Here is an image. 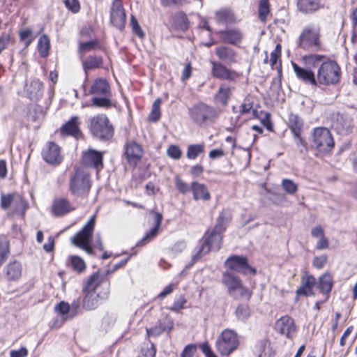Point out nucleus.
I'll use <instances>...</instances> for the list:
<instances>
[{
  "mask_svg": "<svg viewBox=\"0 0 357 357\" xmlns=\"http://www.w3.org/2000/svg\"><path fill=\"white\" fill-rule=\"evenodd\" d=\"M335 127L340 132L348 131L349 128V123L345 121L342 116H339L335 123Z\"/></svg>",
  "mask_w": 357,
  "mask_h": 357,
  "instance_id": "60",
  "label": "nucleus"
},
{
  "mask_svg": "<svg viewBox=\"0 0 357 357\" xmlns=\"http://www.w3.org/2000/svg\"><path fill=\"white\" fill-rule=\"evenodd\" d=\"M112 96H97L91 99V106L108 109L112 106Z\"/></svg>",
  "mask_w": 357,
  "mask_h": 357,
  "instance_id": "36",
  "label": "nucleus"
},
{
  "mask_svg": "<svg viewBox=\"0 0 357 357\" xmlns=\"http://www.w3.org/2000/svg\"><path fill=\"white\" fill-rule=\"evenodd\" d=\"M281 185L284 190L289 194L294 195L298 190V185L292 180L289 178H284L282 181Z\"/></svg>",
  "mask_w": 357,
  "mask_h": 357,
  "instance_id": "46",
  "label": "nucleus"
},
{
  "mask_svg": "<svg viewBox=\"0 0 357 357\" xmlns=\"http://www.w3.org/2000/svg\"><path fill=\"white\" fill-rule=\"evenodd\" d=\"M89 93L93 96H112L108 82L102 78H98L93 82L89 90Z\"/></svg>",
  "mask_w": 357,
  "mask_h": 357,
  "instance_id": "25",
  "label": "nucleus"
},
{
  "mask_svg": "<svg viewBox=\"0 0 357 357\" xmlns=\"http://www.w3.org/2000/svg\"><path fill=\"white\" fill-rule=\"evenodd\" d=\"M333 285V278L331 274L324 273L319 277L317 287L324 294H329Z\"/></svg>",
  "mask_w": 357,
  "mask_h": 357,
  "instance_id": "30",
  "label": "nucleus"
},
{
  "mask_svg": "<svg viewBox=\"0 0 357 357\" xmlns=\"http://www.w3.org/2000/svg\"><path fill=\"white\" fill-rule=\"evenodd\" d=\"M4 273L7 280L16 281L22 276V267L17 260L10 261L5 267Z\"/></svg>",
  "mask_w": 357,
  "mask_h": 357,
  "instance_id": "23",
  "label": "nucleus"
},
{
  "mask_svg": "<svg viewBox=\"0 0 357 357\" xmlns=\"http://www.w3.org/2000/svg\"><path fill=\"white\" fill-rule=\"evenodd\" d=\"M222 282L227 288L228 294L234 298H250L249 290L243 286L240 278L230 271H227L223 273Z\"/></svg>",
  "mask_w": 357,
  "mask_h": 357,
  "instance_id": "8",
  "label": "nucleus"
},
{
  "mask_svg": "<svg viewBox=\"0 0 357 357\" xmlns=\"http://www.w3.org/2000/svg\"><path fill=\"white\" fill-rule=\"evenodd\" d=\"M187 303L186 299L183 296H180L177 299L175 300L173 305L168 307L169 310L174 312H179L181 310L185 307V305Z\"/></svg>",
  "mask_w": 357,
  "mask_h": 357,
  "instance_id": "54",
  "label": "nucleus"
},
{
  "mask_svg": "<svg viewBox=\"0 0 357 357\" xmlns=\"http://www.w3.org/2000/svg\"><path fill=\"white\" fill-rule=\"evenodd\" d=\"M95 223L96 215H93L82 229L72 238L73 243L83 249L89 255L93 254V249L89 245V242L94 230Z\"/></svg>",
  "mask_w": 357,
  "mask_h": 357,
  "instance_id": "10",
  "label": "nucleus"
},
{
  "mask_svg": "<svg viewBox=\"0 0 357 357\" xmlns=\"http://www.w3.org/2000/svg\"><path fill=\"white\" fill-rule=\"evenodd\" d=\"M275 330L287 338L292 339L296 332L294 320L288 315L283 316L275 322Z\"/></svg>",
  "mask_w": 357,
  "mask_h": 357,
  "instance_id": "14",
  "label": "nucleus"
},
{
  "mask_svg": "<svg viewBox=\"0 0 357 357\" xmlns=\"http://www.w3.org/2000/svg\"><path fill=\"white\" fill-rule=\"evenodd\" d=\"M327 261L326 255L317 256L314 258L312 264L317 268H322Z\"/></svg>",
  "mask_w": 357,
  "mask_h": 357,
  "instance_id": "62",
  "label": "nucleus"
},
{
  "mask_svg": "<svg viewBox=\"0 0 357 357\" xmlns=\"http://www.w3.org/2000/svg\"><path fill=\"white\" fill-rule=\"evenodd\" d=\"M215 54L222 61L227 65H232L237 62V52L228 46H218L215 50Z\"/></svg>",
  "mask_w": 357,
  "mask_h": 357,
  "instance_id": "22",
  "label": "nucleus"
},
{
  "mask_svg": "<svg viewBox=\"0 0 357 357\" xmlns=\"http://www.w3.org/2000/svg\"><path fill=\"white\" fill-rule=\"evenodd\" d=\"M291 66L296 77L305 84L317 86V77L310 69L299 66L297 63L291 62Z\"/></svg>",
  "mask_w": 357,
  "mask_h": 357,
  "instance_id": "20",
  "label": "nucleus"
},
{
  "mask_svg": "<svg viewBox=\"0 0 357 357\" xmlns=\"http://www.w3.org/2000/svg\"><path fill=\"white\" fill-rule=\"evenodd\" d=\"M288 126L294 135L301 133L303 128V121L302 119L296 114H291L288 120Z\"/></svg>",
  "mask_w": 357,
  "mask_h": 357,
  "instance_id": "32",
  "label": "nucleus"
},
{
  "mask_svg": "<svg viewBox=\"0 0 357 357\" xmlns=\"http://www.w3.org/2000/svg\"><path fill=\"white\" fill-rule=\"evenodd\" d=\"M155 349L153 344H147L141 348L138 357H154Z\"/></svg>",
  "mask_w": 357,
  "mask_h": 357,
  "instance_id": "51",
  "label": "nucleus"
},
{
  "mask_svg": "<svg viewBox=\"0 0 357 357\" xmlns=\"http://www.w3.org/2000/svg\"><path fill=\"white\" fill-rule=\"evenodd\" d=\"M298 6L302 12L311 13L320 8V3L319 0H299Z\"/></svg>",
  "mask_w": 357,
  "mask_h": 357,
  "instance_id": "35",
  "label": "nucleus"
},
{
  "mask_svg": "<svg viewBox=\"0 0 357 357\" xmlns=\"http://www.w3.org/2000/svg\"><path fill=\"white\" fill-rule=\"evenodd\" d=\"M75 210V207L65 197L55 198L51 206V213L54 217H63Z\"/></svg>",
  "mask_w": 357,
  "mask_h": 357,
  "instance_id": "15",
  "label": "nucleus"
},
{
  "mask_svg": "<svg viewBox=\"0 0 357 357\" xmlns=\"http://www.w3.org/2000/svg\"><path fill=\"white\" fill-rule=\"evenodd\" d=\"M89 122V128L93 136L100 140H109L112 138L114 129L105 114H97L91 117Z\"/></svg>",
  "mask_w": 357,
  "mask_h": 357,
  "instance_id": "4",
  "label": "nucleus"
},
{
  "mask_svg": "<svg viewBox=\"0 0 357 357\" xmlns=\"http://www.w3.org/2000/svg\"><path fill=\"white\" fill-rule=\"evenodd\" d=\"M66 6L73 13H76L79 11L80 6L78 0H66Z\"/></svg>",
  "mask_w": 357,
  "mask_h": 357,
  "instance_id": "61",
  "label": "nucleus"
},
{
  "mask_svg": "<svg viewBox=\"0 0 357 357\" xmlns=\"http://www.w3.org/2000/svg\"><path fill=\"white\" fill-rule=\"evenodd\" d=\"M173 326L172 319L166 317L164 321H160L155 326L146 328V333L149 336L158 337L165 331L169 333L172 330Z\"/></svg>",
  "mask_w": 357,
  "mask_h": 357,
  "instance_id": "27",
  "label": "nucleus"
},
{
  "mask_svg": "<svg viewBox=\"0 0 357 357\" xmlns=\"http://www.w3.org/2000/svg\"><path fill=\"white\" fill-rule=\"evenodd\" d=\"M217 22L225 24H231L236 22L234 12L230 9H222L215 13Z\"/></svg>",
  "mask_w": 357,
  "mask_h": 357,
  "instance_id": "33",
  "label": "nucleus"
},
{
  "mask_svg": "<svg viewBox=\"0 0 357 357\" xmlns=\"http://www.w3.org/2000/svg\"><path fill=\"white\" fill-rule=\"evenodd\" d=\"M174 18V22L178 29L183 31L188 29V18L185 13L182 12L177 13Z\"/></svg>",
  "mask_w": 357,
  "mask_h": 357,
  "instance_id": "45",
  "label": "nucleus"
},
{
  "mask_svg": "<svg viewBox=\"0 0 357 357\" xmlns=\"http://www.w3.org/2000/svg\"><path fill=\"white\" fill-rule=\"evenodd\" d=\"M43 84L39 79L32 80L26 85V91L31 100L38 99L43 94Z\"/></svg>",
  "mask_w": 357,
  "mask_h": 357,
  "instance_id": "29",
  "label": "nucleus"
},
{
  "mask_svg": "<svg viewBox=\"0 0 357 357\" xmlns=\"http://www.w3.org/2000/svg\"><path fill=\"white\" fill-rule=\"evenodd\" d=\"M281 50V45L277 44L275 50L271 52L270 58V64L271 66H274L276 64L278 59L280 57Z\"/></svg>",
  "mask_w": 357,
  "mask_h": 357,
  "instance_id": "59",
  "label": "nucleus"
},
{
  "mask_svg": "<svg viewBox=\"0 0 357 357\" xmlns=\"http://www.w3.org/2000/svg\"><path fill=\"white\" fill-rule=\"evenodd\" d=\"M161 104V100L160 98H157L152 107L151 112L149 115V120L153 122L158 121L160 118V107Z\"/></svg>",
  "mask_w": 357,
  "mask_h": 357,
  "instance_id": "47",
  "label": "nucleus"
},
{
  "mask_svg": "<svg viewBox=\"0 0 357 357\" xmlns=\"http://www.w3.org/2000/svg\"><path fill=\"white\" fill-rule=\"evenodd\" d=\"M230 95L231 88L226 85H222L215 95V101L217 104L225 106L230 98Z\"/></svg>",
  "mask_w": 357,
  "mask_h": 357,
  "instance_id": "34",
  "label": "nucleus"
},
{
  "mask_svg": "<svg viewBox=\"0 0 357 357\" xmlns=\"http://www.w3.org/2000/svg\"><path fill=\"white\" fill-rule=\"evenodd\" d=\"M98 42L96 40L80 43L79 50L84 52H89L95 49L98 46Z\"/></svg>",
  "mask_w": 357,
  "mask_h": 357,
  "instance_id": "58",
  "label": "nucleus"
},
{
  "mask_svg": "<svg viewBox=\"0 0 357 357\" xmlns=\"http://www.w3.org/2000/svg\"><path fill=\"white\" fill-rule=\"evenodd\" d=\"M73 270L78 273H82L86 269V264L84 260L78 256H70L67 262Z\"/></svg>",
  "mask_w": 357,
  "mask_h": 357,
  "instance_id": "38",
  "label": "nucleus"
},
{
  "mask_svg": "<svg viewBox=\"0 0 357 357\" xmlns=\"http://www.w3.org/2000/svg\"><path fill=\"white\" fill-rule=\"evenodd\" d=\"M151 214L153 215L155 226L153 227L149 232H148L145 236L141 240V244L143 245L144 242H145L147 240H150L155 237L158 233V231L161 225L162 220V215L161 213L158 212H154L151 211Z\"/></svg>",
  "mask_w": 357,
  "mask_h": 357,
  "instance_id": "31",
  "label": "nucleus"
},
{
  "mask_svg": "<svg viewBox=\"0 0 357 357\" xmlns=\"http://www.w3.org/2000/svg\"><path fill=\"white\" fill-rule=\"evenodd\" d=\"M20 38L22 40L24 41L26 45H30L33 40V31L31 29H24L20 31Z\"/></svg>",
  "mask_w": 357,
  "mask_h": 357,
  "instance_id": "52",
  "label": "nucleus"
},
{
  "mask_svg": "<svg viewBox=\"0 0 357 357\" xmlns=\"http://www.w3.org/2000/svg\"><path fill=\"white\" fill-rule=\"evenodd\" d=\"M167 155L174 160H179L182 155V151L178 146L172 144L167 148Z\"/></svg>",
  "mask_w": 357,
  "mask_h": 357,
  "instance_id": "50",
  "label": "nucleus"
},
{
  "mask_svg": "<svg viewBox=\"0 0 357 357\" xmlns=\"http://www.w3.org/2000/svg\"><path fill=\"white\" fill-rule=\"evenodd\" d=\"M10 255L9 241L5 236L0 237V267L5 263Z\"/></svg>",
  "mask_w": 357,
  "mask_h": 357,
  "instance_id": "37",
  "label": "nucleus"
},
{
  "mask_svg": "<svg viewBox=\"0 0 357 357\" xmlns=\"http://www.w3.org/2000/svg\"><path fill=\"white\" fill-rule=\"evenodd\" d=\"M302 60L306 65L312 67L319 65L317 73V85L330 86L340 82L341 70L335 61L320 54L305 55Z\"/></svg>",
  "mask_w": 357,
  "mask_h": 357,
  "instance_id": "1",
  "label": "nucleus"
},
{
  "mask_svg": "<svg viewBox=\"0 0 357 357\" xmlns=\"http://www.w3.org/2000/svg\"><path fill=\"white\" fill-rule=\"evenodd\" d=\"M14 194L2 195L1 197V206L3 209L6 210L12 207Z\"/></svg>",
  "mask_w": 357,
  "mask_h": 357,
  "instance_id": "55",
  "label": "nucleus"
},
{
  "mask_svg": "<svg viewBox=\"0 0 357 357\" xmlns=\"http://www.w3.org/2000/svg\"><path fill=\"white\" fill-rule=\"evenodd\" d=\"M42 155L49 164H59L62 161L60 147L54 142L47 143L42 151Z\"/></svg>",
  "mask_w": 357,
  "mask_h": 357,
  "instance_id": "17",
  "label": "nucleus"
},
{
  "mask_svg": "<svg viewBox=\"0 0 357 357\" xmlns=\"http://www.w3.org/2000/svg\"><path fill=\"white\" fill-rule=\"evenodd\" d=\"M26 202L20 195L14 194L12 208L15 213L23 214L26 209Z\"/></svg>",
  "mask_w": 357,
  "mask_h": 357,
  "instance_id": "39",
  "label": "nucleus"
},
{
  "mask_svg": "<svg viewBox=\"0 0 357 357\" xmlns=\"http://www.w3.org/2000/svg\"><path fill=\"white\" fill-rule=\"evenodd\" d=\"M189 114L195 123L202 125L212 121L215 117L216 112L211 107L204 103H199L190 109Z\"/></svg>",
  "mask_w": 357,
  "mask_h": 357,
  "instance_id": "11",
  "label": "nucleus"
},
{
  "mask_svg": "<svg viewBox=\"0 0 357 357\" xmlns=\"http://www.w3.org/2000/svg\"><path fill=\"white\" fill-rule=\"evenodd\" d=\"M130 26L132 27V31L139 38H143L144 33L141 29L137 19L135 16L132 15L130 18Z\"/></svg>",
  "mask_w": 357,
  "mask_h": 357,
  "instance_id": "56",
  "label": "nucleus"
},
{
  "mask_svg": "<svg viewBox=\"0 0 357 357\" xmlns=\"http://www.w3.org/2000/svg\"><path fill=\"white\" fill-rule=\"evenodd\" d=\"M335 146L331 131L325 127L313 129L311 134V147L322 153H331Z\"/></svg>",
  "mask_w": 357,
  "mask_h": 357,
  "instance_id": "5",
  "label": "nucleus"
},
{
  "mask_svg": "<svg viewBox=\"0 0 357 357\" xmlns=\"http://www.w3.org/2000/svg\"><path fill=\"white\" fill-rule=\"evenodd\" d=\"M250 308L247 305H239L236 310V315L239 320H246L250 317Z\"/></svg>",
  "mask_w": 357,
  "mask_h": 357,
  "instance_id": "48",
  "label": "nucleus"
},
{
  "mask_svg": "<svg viewBox=\"0 0 357 357\" xmlns=\"http://www.w3.org/2000/svg\"><path fill=\"white\" fill-rule=\"evenodd\" d=\"M79 125V117L74 116L61 127V132L62 135H70L77 138L81 135Z\"/></svg>",
  "mask_w": 357,
  "mask_h": 357,
  "instance_id": "24",
  "label": "nucleus"
},
{
  "mask_svg": "<svg viewBox=\"0 0 357 357\" xmlns=\"http://www.w3.org/2000/svg\"><path fill=\"white\" fill-rule=\"evenodd\" d=\"M295 139L296 144L301 153H306L307 152V143L305 139L301 137V134L294 135Z\"/></svg>",
  "mask_w": 357,
  "mask_h": 357,
  "instance_id": "57",
  "label": "nucleus"
},
{
  "mask_svg": "<svg viewBox=\"0 0 357 357\" xmlns=\"http://www.w3.org/2000/svg\"><path fill=\"white\" fill-rule=\"evenodd\" d=\"M239 344L237 333L230 329H225L216 340L215 347L222 356H228L235 351Z\"/></svg>",
  "mask_w": 357,
  "mask_h": 357,
  "instance_id": "9",
  "label": "nucleus"
},
{
  "mask_svg": "<svg viewBox=\"0 0 357 357\" xmlns=\"http://www.w3.org/2000/svg\"><path fill=\"white\" fill-rule=\"evenodd\" d=\"M211 63L212 65L211 73L215 78L225 80H234L238 76L236 71L229 69L220 62L211 61Z\"/></svg>",
  "mask_w": 357,
  "mask_h": 357,
  "instance_id": "18",
  "label": "nucleus"
},
{
  "mask_svg": "<svg viewBox=\"0 0 357 357\" xmlns=\"http://www.w3.org/2000/svg\"><path fill=\"white\" fill-rule=\"evenodd\" d=\"M102 64V59L100 56H90L84 62L83 67L84 70L99 68Z\"/></svg>",
  "mask_w": 357,
  "mask_h": 357,
  "instance_id": "43",
  "label": "nucleus"
},
{
  "mask_svg": "<svg viewBox=\"0 0 357 357\" xmlns=\"http://www.w3.org/2000/svg\"><path fill=\"white\" fill-rule=\"evenodd\" d=\"M231 220V213L228 210H223L220 213L218 219V222L215 226L216 229H220L225 231L227 223Z\"/></svg>",
  "mask_w": 357,
  "mask_h": 357,
  "instance_id": "42",
  "label": "nucleus"
},
{
  "mask_svg": "<svg viewBox=\"0 0 357 357\" xmlns=\"http://www.w3.org/2000/svg\"><path fill=\"white\" fill-rule=\"evenodd\" d=\"M38 47L42 57H45L48 55L50 47V40L47 35L44 34L39 38Z\"/></svg>",
  "mask_w": 357,
  "mask_h": 357,
  "instance_id": "41",
  "label": "nucleus"
},
{
  "mask_svg": "<svg viewBox=\"0 0 357 357\" xmlns=\"http://www.w3.org/2000/svg\"><path fill=\"white\" fill-rule=\"evenodd\" d=\"M218 34L224 43L234 45L240 44L244 38L243 33L235 28L220 31Z\"/></svg>",
  "mask_w": 357,
  "mask_h": 357,
  "instance_id": "19",
  "label": "nucleus"
},
{
  "mask_svg": "<svg viewBox=\"0 0 357 357\" xmlns=\"http://www.w3.org/2000/svg\"><path fill=\"white\" fill-rule=\"evenodd\" d=\"M204 151V144H195L189 145L186 152V156L190 160H194L199 154Z\"/></svg>",
  "mask_w": 357,
  "mask_h": 357,
  "instance_id": "40",
  "label": "nucleus"
},
{
  "mask_svg": "<svg viewBox=\"0 0 357 357\" xmlns=\"http://www.w3.org/2000/svg\"><path fill=\"white\" fill-rule=\"evenodd\" d=\"M103 152L98 151L93 149H89L83 152V163L88 166L99 170L103 167Z\"/></svg>",
  "mask_w": 357,
  "mask_h": 357,
  "instance_id": "16",
  "label": "nucleus"
},
{
  "mask_svg": "<svg viewBox=\"0 0 357 357\" xmlns=\"http://www.w3.org/2000/svg\"><path fill=\"white\" fill-rule=\"evenodd\" d=\"M197 347L195 344H188L183 350L181 357H193Z\"/></svg>",
  "mask_w": 357,
  "mask_h": 357,
  "instance_id": "63",
  "label": "nucleus"
},
{
  "mask_svg": "<svg viewBox=\"0 0 357 357\" xmlns=\"http://www.w3.org/2000/svg\"><path fill=\"white\" fill-rule=\"evenodd\" d=\"M126 15L121 0H114L110 11V21L118 29L122 30L126 24Z\"/></svg>",
  "mask_w": 357,
  "mask_h": 357,
  "instance_id": "13",
  "label": "nucleus"
},
{
  "mask_svg": "<svg viewBox=\"0 0 357 357\" xmlns=\"http://www.w3.org/2000/svg\"><path fill=\"white\" fill-rule=\"evenodd\" d=\"M298 45L305 50L315 51L320 47V28L316 24L305 26L300 34Z\"/></svg>",
  "mask_w": 357,
  "mask_h": 357,
  "instance_id": "7",
  "label": "nucleus"
},
{
  "mask_svg": "<svg viewBox=\"0 0 357 357\" xmlns=\"http://www.w3.org/2000/svg\"><path fill=\"white\" fill-rule=\"evenodd\" d=\"M54 310L61 314V317L66 318L68 320L72 319L70 318V305L64 301H61L54 306Z\"/></svg>",
  "mask_w": 357,
  "mask_h": 357,
  "instance_id": "44",
  "label": "nucleus"
},
{
  "mask_svg": "<svg viewBox=\"0 0 357 357\" xmlns=\"http://www.w3.org/2000/svg\"><path fill=\"white\" fill-rule=\"evenodd\" d=\"M175 185L178 191L182 194H185L188 192L191 187L189 185L183 181L178 176L175 178Z\"/></svg>",
  "mask_w": 357,
  "mask_h": 357,
  "instance_id": "53",
  "label": "nucleus"
},
{
  "mask_svg": "<svg viewBox=\"0 0 357 357\" xmlns=\"http://www.w3.org/2000/svg\"><path fill=\"white\" fill-rule=\"evenodd\" d=\"M227 271H236L243 274L251 273L255 275L256 270L252 268L248 262V259L243 256H231L225 261Z\"/></svg>",
  "mask_w": 357,
  "mask_h": 357,
  "instance_id": "12",
  "label": "nucleus"
},
{
  "mask_svg": "<svg viewBox=\"0 0 357 357\" xmlns=\"http://www.w3.org/2000/svg\"><path fill=\"white\" fill-rule=\"evenodd\" d=\"M191 190L193 195V199L195 200L203 199L208 200L211 198V195L206 186L198 182H192L191 184Z\"/></svg>",
  "mask_w": 357,
  "mask_h": 357,
  "instance_id": "28",
  "label": "nucleus"
},
{
  "mask_svg": "<svg viewBox=\"0 0 357 357\" xmlns=\"http://www.w3.org/2000/svg\"><path fill=\"white\" fill-rule=\"evenodd\" d=\"M268 0H260L259 5V17L261 21H264L269 13Z\"/></svg>",
  "mask_w": 357,
  "mask_h": 357,
  "instance_id": "49",
  "label": "nucleus"
},
{
  "mask_svg": "<svg viewBox=\"0 0 357 357\" xmlns=\"http://www.w3.org/2000/svg\"><path fill=\"white\" fill-rule=\"evenodd\" d=\"M223 232L222 230H217L215 227L211 231H207L200 241V245L196 248V253L192 255V260L197 261L210 250H218L221 247Z\"/></svg>",
  "mask_w": 357,
  "mask_h": 357,
  "instance_id": "3",
  "label": "nucleus"
},
{
  "mask_svg": "<svg viewBox=\"0 0 357 357\" xmlns=\"http://www.w3.org/2000/svg\"><path fill=\"white\" fill-rule=\"evenodd\" d=\"M316 283V278L313 275H308L305 273L302 276L300 287L296 291L297 297L300 296H314V292L313 289Z\"/></svg>",
  "mask_w": 357,
  "mask_h": 357,
  "instance_id": "21",
  "label": "nucleus"
},
{
  "mask_svg": "<svg viewBox=\"0 0 357 357\" xmlns=\"http://www.w3.org/2000/svg\"><path fill=\"white\" fill-rule=\"evenodd\" d=\"M125 154L129 163L135 165L142 156V149L139 144L132 142L127 144Z\"/></svg>",
  "mask_w": 357,
  "mask_h": 357,
  "instance_id": "26",
  "label": "nucleus"
},
{
  "mask_svg": "<svg viewBox=\"0 0 357 357\" xmlns=\"http://www.w3.org/2000/svg\"><path fill=\"white\" fill-rule=\"evenodd\" d=\"M98 275H93L89 279L85 288V296L82 302V307L86 310H93L100 304V301L108 298L109 291L108 287H106L103 294L99 291L100 287L98 282Z\"/></svg>",
  "mask_w": 357,
  "mask_h": 357,
  "instance_id": "2",
  "label": "nucleus"
},
{
  "mask_svg": "<svg viewBox=\"0 0 357 357\" xmlns=\"http://www.w3.org/2000/svg\"><path fill=\"white\" fill-rule=\"evenodd\" d=\"M70 318H73L77 316L81 310L80 302L79 300H75L70 305Z\"/></svg>",
  "mask_w": 357,
  "mask_h": 357,
  "instance_id": "64",
  "label": "nucleus"
},
{
  "mask_svg": "<svg viewBox=\"0 0 357 357\" xmlns=\"http://www.w3.org/2000/svg\"><path fill=\"white\" fill-rule=\"evenodd\" d=\"M91 188L89 175L79 168H76L69 181V191L77 197L85 198Z\"/></svg>",
  "mask_w": 357,
  "mask_h": 357,
  "instance_id": "6",
  "label": "nucleus"
}]
</instances>
